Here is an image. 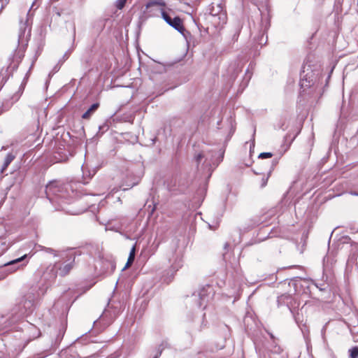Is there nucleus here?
<instances>
[{
	"label": "nucleus",
	"mask_w": 358,
	"mask_h": 358,
	"mask_svg": "<svg viewBox=\"0 0 358 358\" xmlns=\"http://www.w3.org/2000/svg\"><path fill=\"white\" fill-rule=\"evenodd\" d=\"M273 156L271 152H262L259 155V158L265 159V158H271Z\"/></svg>",
	"instance_id": "dca6fc26"
},
{
	"label": "nucleus",
	"mask_w": 358,
	"mask_h": 358,
	"mask_svg": "<svg viewBox=\"0 0 358 358\" xmlns=\"http://www.w3.org/2000/svg\"><path fill=\"white\" fill-rule=\"evenodd\" d=\"M269 175H270V173L268 174L267 177L266 178H263L262 179V187H265L266 185V183H267V181H268V177H269Z\"/></svg>",
	"instance_id": "f3484780"
},
{
	"label": "nucleus",
	"mask_w": 358,
	"mask_h": 358,
	"mask_svg": "<svg viewBox=\"0 0 358 358\" xmlns=\"http://www.w3.org/2000/svg\"><path fill=\"white\" fill-rule=\"evenodd\" d=\"M99 104L98 103L92 104L90 108L83 115V119H89L92 114L99 108Z\"/></svg>",
	"instance_id": "1a4fd4ad"
},
{
	"label": "nucleus",
	"mask_w": 358,
	"mask_h": 358,
	"mask_svg": "<svg viewBox=\"0 0 358 358\" xmlns=\"http://www.w3.org/2000/svg\"><path fill=\"white\" fill-rule=\"evenodd\" d=\"M209 157V152H201L196 155L194 159L197 164H199L203 159H204L203 162L208 166L210 164V162H208ZM210 161H211V159H210Z\"/></svg>",
	"instance_id": "0eeeda50"
},
{
	"label": "nucleus",
	"mask_w": 358,
	"mask_h": 358,
	"mask_svg": "<svg viewBox=\"0 0 358 358\" xmlns=\"http://www.w3.org/2000/svg\"><path fill=\"white\" fill-rule=\"evenodd\" d=\"M301 85L303 86L304 85V83H303V80L302 81L301 83Z\"/></svg>",
	"instance_id": "393cba45"
},
{
	"label": "nucleus",
	"mask_w": 358,
	"mask_h": 358,
	"mask_svg": "<svg viewBox=\"0 0 358 358\" xmlns=\"http://www.w3.org/2000/svg\"><path fill=\"white\" fill-rule=\"evenodd\" d=\"M166 3L164 0H152L149 1L143 10V13L149 16L152 15L151 13L157 10H160L161 13L164 10Z\"/></svg>",
	"instance_id": "7ed1b4c3"
},
{
	"label": "nucleus",
	"mask_w": 358,
	"mask_h": 358,
	"mask_svg": "<svg viewBox=\"0 0 358 358\" xmlns=\"http://www.w3.org/2000/svg\"><path fill=\"white\" fill-rule=\"evenodd\" d=\"M352 195H355V196H358V194L356 193V192H351L350 193Z\"/></svg>",
	"instance_id": "412c9836"
},
{
	"label": "nucleus",
	"mask_w": 358,
	"mask_h": 358,
	"mask_svg": "<svg viewBox=\"0 0 358 358\" xmlns=\"http://www.w3.org/2000/svg\"><path fill=\"white\" fill-rule=\"evenodd\" d=\"M357 231H358V230H357Z\"/></svg>",
	"instance_id": "a878e982"
},
{
	"label": "nucleus",
	"mask_w": 358,
	"mask_h": 358,
	"mask_svg": "<svg viewBox=\"0 0 358 358\" xmlns=\"http://www.w3.org/2000/svg\"><path fill=\"white\" fill-rule=\"evenodd\" d=\"M47 250L49 251V252H52L53 251L51 248H48V249H47Z\"/></svg>",
	"instance_id": "4be33fe9"
},
{
	"label": "nucleus",
	"mask_w": 358,
	"mask_h": 358,
	"mask_svg": "<svg viewBox=\"0 0 358 358\" xmlns=\"http://www.w3.org/2000/svg\"><path fill=\"white\" fill-rule=\"evenodd\" d=\"M350 358H358V347H355L349 350Z\"/></svg>",
	"instance_id": "4468645a"
},
{
	"label": "nucleus",
	"mask_w": 358,
	"mask_h": 358,
	"mask_svg": "<svg viewBox=\"0 0 358 358\" xmlns=\"http://www.w3.org/2000/svg\"><path fill=\"white\" fill-rule=\"evenodd\" d=\"M273 163H274L275 164H277V163H278V160H274V161H273Z\"/></svg>",
	"instance_id": "5701e85b"
},
{
	"label": "nucleus",
	"mask_w": 358,
	"mask_h": 358,
	"mask_svg": "<svg viewBox=\"0 0 358 358\" xmlns=\"http://www.w3.org/2000/svg\"><path fill=\"white\" fill-rule=\"evenodd\" d=\"M137 182H134L131 185H129L128 187H123V190H127V189H129V188L132 187L134 185H136Z\"/></svg>",
	"instance_id": "a211bd4d"
},
{
	"label": "nucleus",
	"mask_w": 358,
	"mask_h": 358,
	"mask_svg": "<svg viewBox=\"0 0 358 358\" xmlns=\"http://www.w3.org/2000/svg\"><path fill=\"white\" fill-rule=\"evenodd\" d=\"M72 267H73L72 262L65 264L63 267H59V275L62 276L66 275V274L69 273V272L71 271Z\"/></svg>",
	"instance_id": "9b49d317"
},
{
	"label": "nucleus",
	"mask_w": 358,
	"mask_h": 358,
	"mask_svg": "<svg viewBox=\"0 0 358 358\" xmlns=\"http://www.w3.org/2000/svg\"><path fill=\"white\" fill-rule=\"evenodd\" d=\"M211 21L215 26H220L226 23L227 15L220 4L213 5L210 10Z\"/></svg>",
	"instance_id": "f257e3e1"
},
{
	"label": "nucleus",
	"mask_w": 358,
	"mask_h": 358,
	"mask_svg": "<svg viewBox=\"0 0 358 358\" xmlns=\"http://www.w3.org/2000/svg\"><path fill=\"white\" fill-rule=\"evenodd\" d=\"M27 257V255H24L21 257L17 258L14 260H12L10 262L6 263L5 264V266H14L15 264H17L22 262V261H24Z\"/></svg>",
	"instance_id": "ddd939ff"
},
{
	"label": "nucleus",
	"mask_w": 358,
	"mask_h": 358,
	"mask_svg": "<svg viewBox=\"0 0 358 358\" xmlns=\"http://www.w3.org/2000/svg\"><path fill=\"white\" fill-rule=\"evenodd\" d=\"M82 171H83V176L84 179L92 178V177H93L96 172V169H94V168L90 169L87 163H85L82 166Z\"/></svg>",
	"instance_id": "423d86ee"
},
{
	"label": "nucleus",
	"mask_w": 358,
	"mask_h": 358,
	"mask_svg": "<svg viewBox=\"0 0 358 358\" xmlns=\"http://www.w3.org/2000/svg\"><path fill=\"white\" fill-rule=\"evenodd\" d=\"M210 287H208L207 288H203L201 289V291L199 293V306H206V303L208 302L209 298H210V292H208V289H210Z\"/></svg>",
	"instance_id": "39448f33"
},
{
	"label": "nucleus",
	"mask_w": 358,
	"mask_h": 358,
	"mask_svg": "<svg viewBox=\"0 0 358 358\" xmlns=\"http://www.w3.org/2000/svg\"><path fill=\"white\" fill-rule=\"evenodd\" d=\"M127 0H117L115 1V6L117 7V8H118L119 10H121L124 8L126 2H127Z\"/></svg>",
	"instance_id": "2eb2a0df"
},
{
	"label": "nucleus",
	"mask_w": 358,
	"mask_h": 358,
	"mask_svg": "<svg viewBox=\"0 0 358 358\" xmlns=\"http://www.w3.org/2000/svg\"><path fill=\"white\" fill-rule=\"evenodd\" d=\"M27 263H24V264H22L21 266H26Z\"/></svg>",
	"instance_id": "b1692460"
},
{
	"label": "nucleus",
	"mask_w": 358,
	"mask_h": 358,
	"mask_svg": "<svg viewBox=\"0 0 358 358\" xmlns=\"http://www.w3.org/2000/svg\"><path fill=\"white\" fill-rule=\"evenodd\" d=\"M55 277H56V273H55V272H54V273L52 274V275L50 276V278L53 279V278H55Z\"/></svg>",
	"instance_id": "aec40b11"
},
{
	"label": "nucleus",
	"mask_w": 358,
	"mask_h": 358,
	"mask_svg": "<svg viewBox=\"0 0 358 358\" xmlns=\"http://www.w3.org/2000/svg\"><path fill=\"white\" fill-rule=\"evenodd\" d=\"M33 306V303L31 301H25L24 303V309L20 310V315L27 314L28 310H30Z\"/></svg>",
	"instance_id": "f8f14e48"
},
{
	"label": "nucleus",
	"mask_w": 358,
	"mask_h": 358,
	"mask_svg": "<svg viewBox=\"0 0 358 358\" xmlns=\"http://www.w3.org/2000/svg\"><path fill=\"white\" fill-rule=\"evenodd\" d=\"M135 253H136V245H134L132 247V248L129 252V255L127 262L124 267L123 268V270L129 268L132 264V263L134 262V258H135Z\"/></svg>",
	"instance_id": "6e6552de"
},
{
	"label": "nucleus",
	"mask_w": 358,
	"mask_h": 358,
	"mask_svg": "<svg viewBox=\"0 0 358 358\" xmlns=\"http://www.w3.org/2000/svg\"><path fill=\"white\" fill-rule=\"evenodd\" d=\"M162 352V348L161 349V348H159V353H158V355H156L155 357H153V358H158V357H159V356H160V355H161Z\"/></svg>",
	"instance_id": "6ab92c4d"
},
{
	"label": "nucleus",
	"mask_w": 358,
	"mask_h": 358,
	"mask_svg": "<svg viewBox=\"0 0 358 358\" xmlns=\"http://www.w3.org/2000/svg\"><path fill=\"white\" fill-rule=\"evenodd\" d=\"M15 159V155H13L12 153H8L4 160L3 165L1 168V172L3 173L4 171L7 169L8 165L11 163V162Z\"/></svg>",
	"instance_id": "9d476101"
},
{
	"label": "nucleus",
	"mask_w": 358,
	"mask_h": 358,
	"mask_svg": "<svg viewBox=\"0 0 358 358\" xmlns=\"http://www.w3.org/2000/svg\"><path fill=\"white\" fill-rule=\"evenodd\" d=\"M162 16L163 19L166 22L167 24L171 25L177 31L182 32L184 29V27L182 24L181 20L178 17H176L172 19L168 14H166L164 11H162Z\"/></svg>",
	"instance_id": "20e7f679"
},
{
	"label": "nucleus",
	"mask_w": 358,
	"mask_h": 358,
	"mask_svg": "<svg viewBox=\"0 0 358 358\" xmlns=\"http://www.w3.org/2000/svg\"><path fill=\"white\" fill-rule=\"evenodd\" d=\"M63 192L64 188L55 182H50L48 185H47L45 188V194L51 202L54 201V196L64 198V195L63 194Z\"/></svg>",
	"instance_id": "f03ea898"
}]
</instances>
